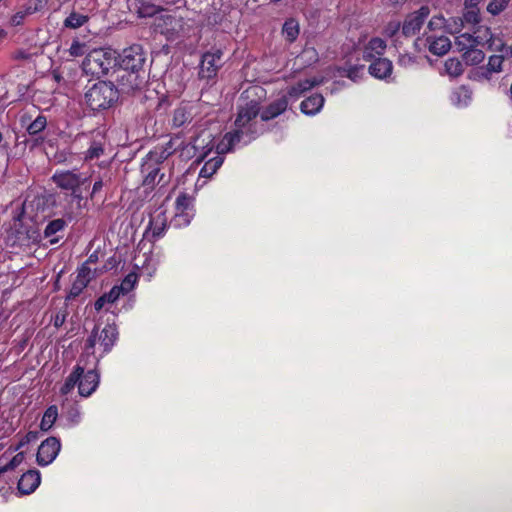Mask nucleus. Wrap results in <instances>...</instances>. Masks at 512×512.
I'll return each mask as SVG.
<instances>
[{"mask_svg":"<svg viewBox=\"0 0 512 512\" xmlns=\"http://www.w3.org/2000/svg\"><path fill=\"white\" fill-rule=\"evenodd\" d=\"M258 113L259 107L254 101H250L245 106L239 108L238 115L235 120L236 129L233 132H228L224 135L222 141L217 146L219 154L231 151L236 144L244 140L245 136L250 132V126H247L257 117Z\"/></svg>","mask_w":512,"mask_h":512,"instance_id":"1","label":"nucleus"},{"mask_svg":"<svg viewBox=\"0 0 512 512\" xmlns=\"http://www.w3.org/2000/svg\"><path fill=\"white\" fill-rule=\"evenodd\" d=\"M118 97V90L111 81L94 83L84 95L87 106L93 111L109 109L117 102Z\"/></svg>","mask_w":512,"mask_h":512,"instance_id":"2","label":"nucleus"},{"mask_svg":"<svg viewBox=\"0 0 512 512\" xmlns=\"http://www.w3.org/2000/svg\"><path fill=\"white\" fill-rule=\"evenodd\" d=\"M118 56L110 49H96L91 51L83 61L86 73L101 77L107 75L117 65Z\"/></svg>","mask_w":512,"mask_h":512,"instance_id":"3","label":"nucleus"},{"mask_svg":"<svg viewBox=\"0 0 512 512\" xmlns=\"http://www.w3.org/2000/svg\"><path fill=\"white\" fill-rule=\"evenodd\" d=\"M115 87L119 93L134 94L142 91L148 82V74L146 70H129L118 68L114 70Z\"/></svg>","mask_w":512,"mask_h":512,"instance_id":"4","label":"nucleus"},{"mask_svg":"<svg viewBox=\"0 0 512 512\" xmlns=\"http://www.w3.org/2000/svg\"><path fill=\"white\" fill-rule=\"evenodd\" d=\"M118 339V330L115 324H106L101 330L95 326L86 340L85 348L87 351L94 349L96 344L102 349V354L108 353L113 348Z\"/></svg>","mask_w":512,"mask_h":512,"instance_id":"5","label":"nucleus"},{"mask_svg":"<svg viewBox=\"0 0 512 512\" xmlns=\"http://www.w3.org/2000/svg\"><path fill=\"white\" fill-rule=\"evenodd\" d=\"M119 68L129 70H146L144 68L146 62V54L139 44H133L122 51L119 55Z\"/></svg>","mask_w":512,"mask_h":512,"instance_id":"6","label":"nucleus"},{"mask_svg":"<svg viewBox=\"0 0 512 512\" xmlns=\"http://www.w3.org/2000/svg\"><path fill=\"white\" fill-rule=\"evenodd\" d=\"M223 52L219 48H213L210 51L204 53L202 55L200 68H199V77L201 79H212L214 78L218 70L222 67L223 61Z\"/></svg>","mask_w":512,"mask_h":512,"instance_id":"7","label":"nucleus"},{"mask_svg":"<svg viewBox=\"0 0 512 512\" xmlns=\"http://www.w3.org/2000/svg\"><path fill=\"white\" fill-rule=\"evenodd\" d=\"M429 14L428 6H422L418 10L409 13L402 23V35L409 38L419 33Z\"/></svg>","mask_w":512,"mask_h":512,"instance_id":"8","label":"nucleus"},{"mask_svg":"<svg viewBox=\"0 0 512 512\" xmlns=\"http://www.w3.org/2000/svg\"><path fill=\"white\" fill-rule=\"evenodd\" d=\"M53 182L61 189L76 192L78 189L87 182V177H82L74 171H57L52 176Z\"/></svg>","mask_w":512,"mask_h":512,"instance_id":"9","label":"nucleus"},{"mask_svg":"<svg viewBox=\"0 0 512 512\" xmlns=\"http://www.w3.org/2000/svg\"><path fill=\"white\" fill-rule=\"evenodd\" d=\"M61 448V444L58 438L56 437H49L46 440H44L37 452V463L40 466H46L53 462V460L58 455Z\"/></svg>","mask_w":512,"mask_h":512,"instance_id":"10","label":"nucleus"},{"mask_svg":"<svg viewBox=\"0 0 512 512\" xmlns=\"http://www.w3.org/2000/svg\"><path fill=\"white\" fill-rule=\"evenodd\" d=\"M106 137L102 130H94L90 136V146L85 153V160L98 159L104 153Z\"/></svg>","mask_w":512,"mask_h":512,"instance_id":"11","label":"nucleus"},{"mask_svg":"<svg viewBox=\"0 0 512 512\" xmlns=\"http://www.w3.org/2000/svg\"><path fill=\"white\" fill-rule=\"evenodd\" d=\"M99 374L96 370H88L86 373L83 372L82 377L78 381V391L83 397L90 396L98 387Z\"/></svg>","mask_w":512,"mask_h":512,"instance_id":"12","label":"nucleus"},{"mask_svg":"<svg viewBox=\"0 0 512 512\" xmlns=\"http://www.w3.org/2000/svg\"><path fill=\"white\" fill-rule=\"evenodd\" d=\"M40 481L41 477L39 471L29 470L20 477L18 490L23 495L31 494L39 486Z\"/></svg>","mask_w":512,"mask_h":512,"instance_id":"13","label":"nucleus"},{"mask_svg":"<svg viewBox=\"0 0 512 512\" xmlns=\"http://www.w3.org/2000/svg\"><path fill=\"white\" fill-rule=\"evenodd\" d=\"M393 64L387 58L374 59L368 68L369 73L377 79H386L392 74Z\"/></svg>","mask_w":512,"mask_h":512,"instance_id":"14","label":"nucleus"},{"mask_svg":"<svg viewBox=\"0 0 512 512\" xmlns=\"http://www.w3.org/2000/svg\"><path fill=\"white\" fill-rule=\"evenodd\" d=\"M386 42L379 37H374L364 46L363 59L372 61L384 54L386 50Z\"/></svg>","mask_w":512,"mask_h":512,"instance_id":"15","label":"nucleus"},{"mask_svg":"<svg viewBox=\"0 0 512 512\" xmlns=\"http://www.w3.org/2000/svg\"><path fill=\"white\" fill-rule=\"evenodd\" d=\"M490 34V31L488 28L485 29V35ZM486 36H473L468 33L461 34L456 38L455 45L457 46L459 51H467L468 49L478 46L481 44H484V41H486L484 38Z\"/></svg>","mask_w":512,"mask_h":512,"instance_id":"16","label":"nucleus"},{"mask_svg":"<svg viewBox=\"0 0 512 512\" xmlns=\"http://www.w3.org/2000/svg\"><path fill=\"white\" fill-rule=\"evenodd\" d=\"M322 82H323L322 79H318L316 77L311 78V79L301 80L288 88L287 95H289L292 98H299L306 91H309L313 87L322 84Z\"/></svg>","mask_w":512,"mask_h":512,"instance_id":"17","label":"nucleus"},{"mask_svg":"<svg viewBox=\"0 0 512 512\" xmlns=\"http://www.w3.org/2000/svg\"><path fill=\"white\" fill-rule=\"evenodd\" d=\"M288 107V100L286 96H282L281 98L275 100L271 104H269L265 110L261 113V119L263 121L271 120L280 114H282Z\"/></svg>","mask_w":512,"mask_h":512,"instance_id":"18","label":"nucleus"},{"mask_svg":"<svg viewBox=\"0 0 512 512\" xmlns=\"http://www.w3.org/2000/svg\"><path fill=\"white\" fill-rule=\"evenodd\" d=\"M324 101L321 94H314L301 102L300 109L306 115H315L323 107Z\"/></svg>","mask_w":512,"mask_h":512,"instance_id":"19","label":"nucleus"},{"mask_svg":"<svg viewBox=\"0 0 512 512\" xmlns=\"http://www.w3.org/2000/svg\"><path fill=\"white\" fill-rule=\"evenodd\" d=\"M65 226H66V222L62 218H58V219H54V220L50 221L44 230L45 238L49 239V242L51 244L58 243L61 236H59L57 234L59 232H63Z\"/></svg>","mask_w":512,"mask_h":512,"instance_id":"20","label":"nucleus"},{"mask_svg":"<svg viewBox=\"0 0 512 512\" xmlns=\"http://www.w3.org/2000/svg\"><path fill=\"white\" fill-rule=\"evenodd\" d=\"M490 37L486 39V42L488 43V48L490 50H495L500 52L499 56L501 59L508 60L512 58V45H507L505 43H502L499 39H493L492 35L489 34Z\"/></svg>","mask_w":512,"mask_h":512,"instance_id":"21","label":"nucleus"},{"mask_svg":"<svg viewBox=\"0 0 512 512\" xmlns=\"http://www.w3.org/2000/svg\"><path fill=\"white\" fill-rule=\"evenodd\" d=\"M84 372V368L77 365L74 370L70 373V375L66 378L64 384L60 388V393L62 395H67L70 393L76 385H78V381L82 377Z\"/></svg>","mask_w":512,"mask_h":512,"instance_id":"22","label":"nucleus"},{"mask_svg":"<svg viewBox=\"0 0 512 512\" xmlns=\"http://www.w3.org/2000/svg\"><path fill=\"white\" fill-rule=\"evenodd\" d=\"M224 162V157L221 155H217L208 161L205 162L203 167L200 170V177L210 178L212 177L217 170L222 166Z\"/></svg>","mask_w":512,"mask_h":512,"instance_id":"23","label":"nucleus"},{"mask_svg":"<svg viewBox=\"0 0 512 512\" xmlns=\"http://www.w3.org/2000/svg\"><path fill=\"white\" fill-rule=\"evenodd\" d=\"M451 48V41L446 36H440L430 42L429 51L437 56L446 54Z\"/></svg>","mask_w":512,"mask_h":512,"instance_id":"24","label":"nucleus"},{"mask_svg":"<svg viewBox=\"0 0 512 512\" xmlns=\"http://www.w3.org/2000/svg\"><path fill=\"white\" fill-rule=\"evenodd\" d=\"M88 16L72 11L64 20V26L69 29H77L88 22Z\"/></svg>","mask_w":512,"mask_h":512,"instance_id":"25","label":"nucleus"},{"mask_svg":"<svg viewBox=\"0 0 512 512\" xmlns=\"http://www.w3.org/2000/svg\"><path fill=\"white\" fill-rule=\"evenodd\" d=\"M282 33L287 41L294 42L299 35L298 22L294 19H288L285 21Z\"/></svg>","mask_w":512,"mask_h":512,"instance_id":"26","label":"nucleus"},{"mask_svg":"<svg viewBox=\"0 0 512 512\" xmlns=\"http://www.w3.org/2000/svg\"><path fill=\"white\" fill-rule=\"evenodd\" d=\"M120 295L118 288L113 287L108 293L103 294L95 301V310L100 311L106 303H114Z\"/></svg>","mask_w":512,"mask_h":512,"instance_id":"27","label":"nucleus"},{"mask_svg":"<svg viewBox=\"0 0 512 512\" xmlns=\"http://www.w3.org/2000/svg\"><path fill=\"white\" fill-rule=\"evenodd\" d=\"M57 416H58L57 407L55 405L48 407L43 415L42 420H41V424H40L41 430H43V431L49 430L53 426L54 422L56 421Z\"/></svg>","mask_w":512,"mask_h":512,"instance_id":"28","label":"nucleus"},{"mask_svg":"<svg viewBox=\"0 0 512 512\" xmlns=\"http://www.w3.org/2000/svg\"><path fill=\"white\" fill-rule=\"evenodd\" d=\"M476 47L474 46L463 53V59L469 65H477L485 58L484 52Z\"/></svg>","mask_w":512,"mask_h":512,"instance_id":"29","label":"nucleus"},{"mask_svg":"<svg viewBox=\"0 0 512 512\" xmlns=\"http://www.w3.org/2000/svg\"><path fill=\"white\" fill-rule=\"evenodd\" d=\"M148 173L143 180V185L152 189L157 184V178L160 172V168L158 166H151L149 163L147 164Z\"/></svg>","mask_w":512,"mask_h":512,"instance_id":"30","label":"nucleus"},{"mask_svg":"<svg viewBox=\"0 0 512 512\" xmlns=\"http://www.w3.org/2000/svg\"><path fill=\"white\" fill-rule=\"evenodd\" d=\"M47 125L46 117L39 115L36 119L27 126V132L29 135H37L45 129Z\"/></svg>","mask_w":512,"mask_h":512,"instance_id":"31","label":"nucleus"},{"mask_svg":"<svg viewBox=\"0 0 512 512\" xmlns=\"http://www.w3.org/2000/svg\"><path fill=\"white\" fill-rule=\"evenodd\" d=\"M137 281V275L135 273H129L122 281L120 286H114L115 288H118L119 293L121 295L127 294L130 292Z\"/></svg>","mask_w":512,"mask_h":512,"instance_id":"32","label":"nucleus"},{"mask_svg":"<svg viewBox=\"0 0 512 512\" xmlns=\"http://www.w3.org/2000/svg\"><path fill=\"white\" fill-rule=\"evenodd\" d=\"M445 69L447 73L451 76H459L463 72L461 62L457 59L452 58L448 59L445 62Z\"/></svg>","mask_w":512,"mask_h":512,"instance_id":"33","label":"nucleus"},{"mask_svg":"<svg viewBox=\"0 0 512 512\" xmlns=\"http://www.w3.org/2000/svg\"><path fill=\"white\" fill-rule=\"evenodd\" d=\"M190 114L184 109L179 108L174 111L173 115V124L174 126L180 127L184 125L186 122L190 121Z\"/></svg>","mask_w":512,"mask_h":512,"instance_id":"34","label":"nucleus"},{"mask_svg":"<svg viewBox=\"0 0 512 512\" xmlns=\"http://www.w3.org/2000/svg\"><path fill=\"white\" fill-rule=\"evenodd\" d=\"M48 3V0H28L25 9L31 15L42 11Z\"/></svg>","mask_w":512,"mask_h":512,"instance_id":"35","label":"nucleus"},{"mask_svg":"<svg viewBox=\"0 0 512 512\" xmlns=\"http://www.w3.org/2000/svg\"><path fill=\"white\" fill-rule=\"evenodd\" d=\"M503 60L499 55H492L486 66V73L501 72Z\"/></svg>","mask_w":512,"mask_h":512,"instance_id":"36","label":"nucleus"},{"mask_svg":"<svg viewBox=\"0 0 512 512\" xmlns=\"http://www.w3.org/2000/svg\"><path fill=\"white\" fill-rule=\"evenodd\" d=\"M509 1L510 0H491L487 6V11L492 15H497L507 7Z\"/></svg>","mask_w":512,"mask_h":512,"instance_id":"37","label":"nucleus"},{"mask_svg":"<svg viewBox=\"0 0 512 512\" xmlns=\"http://www.w3.org/2000/svg\"><path fill=\"white\" fill-rule=\"evenodd\" d=\"M87 285V282L76 278L69 291L68 299H74L77 296H79L82 293V291L87 287Z\"/></svg>","mask_w":512,"mask_h":512,"instance_id":"38","label":"nucleus"},{"mask_svg":"<svg viewBox=\"0 0 512 512\" xmlns=\"http://www.w3.org/2000/svg\"><path fill=\"white\" fill-rule=\"evenodd\" d=\"M191 205V198L185 193L178 195L176 199V210L180 213L185 212Z\"/></svg>","mask_w":512,"mask_h":512,"instance_id":"39","label":"nucleus"},{"mask_svg":"<svg viewBox=\"0 0 512 512\" xmlns=\"http://www.w3.org/2000/svg\"><path fill=\"white\" fill-rule=\"evenodd\" d=\"M171 155V152L167 148H163L160 151H153L149 153V161H154L156 165L163 162Z\"/></svg>","mask_w":512,"mask_h":512,"instance_id":"40","label":"nucleus"},{"mask_svg":"<svg viewBox=\"0 0 512 512\" xmlns=\"http://www.w3.org/2000/svg\"><path fill=\"white\" fill-rule=\"evenodd\" d=\"M400 29L402 30V24L399 21H391L384 28V34L389 38H395Z\"/></svg>","mask_w":512,"mask_h":512,"instance_id":"41","label":"nucleus"},{"mask_svg":"<svg viewBox=\"0 0 512 512\" xmlns=\"http://www.w3.org/2000/svg\"><path fill=\"white\" fill-rule=\"evenodd\" d=\"M24 460V453L19 452L17 453L8 464H6L4 467L0 468V474L3 472H6L8 470H13L18 465H20Z\"/></svg>","mask_w":512,"mask_h":512,"instance_id":"42","label":"nucleus"},{"mask_svg":"<svg viewBox=\"0 0 512 512\" xmlns=\"http://www.w3.org/2000/svg\"><path fill=\"white\" fill-rule=\"evenodd\" d=\"M95 276V272L92 271V269L87 265L83 264L81 268L79 269L78 275L76 278L81 279L87 283L93 279Z\"/></svg>","mask_w":512,"mask_h":512,"instance_id":"43","label":"nucleus"},{"mask_svg":"<svg viewBox=\"0 0 512 512\" xmlns=\"http://www.w3.org/2000/svg\"><path fill=\"white\" fill-rule=\"evenodd\" d=\"M363 71L364 65L353 66L347 70L346 76L350 78L352 81L356 82L357 79H359L362 76Z\"/></svg>","mask_w":512,"mask_h":512,"instance_id":"44","label":"nucleus"},{"mask_svg":"<svg viewBox=\"0 0 512 512\" xmlns=\"http://www.w3.org/2000/svg\"><path fill=\"white\" fill-rule=\"evenodd\" d=\"M463 20L466 23H470V24H477V23H479L480 17H479L478 11H476L474 9H471V10L467 11L464 14V16H463Z\"/></svg>","mask_w":512,"mask_h":512,"instance_id":"45","label":"nucleus"},{"mask_svg":"<svg viewBox=\"0 0 512 512\" xmlns=\"http://www.w3.org/2000/svg\"><path fill=\"white\" fill-rule=\"evenodd\" d=\"M27 15H30V14L27 12V10L25 8H24V10L18 11L11 17V19H10L11 25L12 26L21 25Z\"/></svg>","mask_w":512,"mask_h":512,"instance_id":"46","label":"nucleus"},{"mask_svg":"<svg viewBox=\"0 0 512 512\" xmlns=\"http://www.w3.org/2000/svg\"><path fill=\"white\" fill-rule=\"evenodd\" d=\"M37 439H38V432L37 431H29L25 435V437L19 442L18 446L16 447V450L30 442L36 441Z\"/></svg>","mask_w":512,"mask_h":512,"instance_id":"47","label":"nucleus"},{"mask_svg":"<svg viewBox=\"0 0 512 512\" xmlns=\"http://www.w3.org/2000/svg\"><path fill=\"white\" fill-rule=\"evenodd\" d=\"M444 22V18L443 17H433L429 22H428V28L430 30H434L436 29L438 26H441Z\"/></svg>","mask_w":512,"mask_h":512,"instance_id":"48","label":"nucleus"},{"mask_svg":"<svg viewBox=\"0 0 512 512\" xmlns=\"http://www.w3.org/2000/svg\"><path fill=\"white\" fill-rule=\"evenodd\" d=\"M155 11H156V9L153 7H149V9H148L147 6H142L139 8L138 12H139L140 17H147L149 15H152Z\"/></svg>","mask_w":512,"mask_h":512,"instance_id":"49","label":"nucleus"},{"mask_svg":"<svg viewBox=\"0 0 512 512\" xmlns=\"http://www.w3.org/2000/svg\"><path fill=\"white\" fill-rule=\"evenodd\" d=\"M66 320V314L65 313H57L54 317V326L60 327L64 324Z\"/></svg>","mask_w":512,"mask_h":512,"instance_id":"50","label":"nucleus"},{"mask_svg":"<svg viewBox=\"0 0 512 512\" xmlns=\"http://www.w3.org/2000/svg\"><path fill=\"white\" fill-rule=\"evenodd\" d=\"M169 182V179L165 177L164 173H160L157 178V184H162L163 186Z\"/></svg>","mask_w":512,"mask_h":512,"instance_id":"51","label":"nucleus"},{"mask_svg":"<svg viewBox=\"0 0 512 512\" xmlns=\"http://www.w3.org/2000/svg\"><path fill=\"white\" fill-rule=\"evenodd\" d=\"M102 186H103V183L101 180L96 181L93 185L92 195L97 193L99 190H101Z\"/></svg>","mask_w":512,"mask_h":512,"instance_id":"52","label":"nucleus"},{"mask_svg":"<svg viewBox=\"0 0 512 512\" xmlns=\"http://www.w3.org/2000/svg\"><path fill=\"white\" fill-rule=\"evenodd\" d=\"M71 196H72L74 199H76V200L78 201V203H80V202L82 201V199H83L80 188L78 189V191H76V192H72V193H71Z\"/></svg>","mask_w":512,"mask_h":512,"instance_id":"53","label":"nucleus"},{"mask_svg":"<svg viewBox=\"0 0 512 512\" xmlns=\"http://www.w3.org/2000/svg\"><path fill=\"white\" fill-rule=\"evenodd\" d=\"M96 260H97V255L91 254L84 264H87L89 266L91 263L96 262Z\"/></svg>","mask_w":512,"mask_h":512,"instance_id":"54","label":"nucleus"},{"mask_svg":"<svg viewBox=\"0 0 512 512\" xmlns=\"http://www.w3.org/2000/svg\"><path fill=\"white\" fill-rule=\"evenodd\" d=\"M57 162H64L66 161V156L63 152L59 153L58 155L55 156Z\"/></svg>","mask_w":512,"mask_h":512,"instance_id":"55","label":"nucleus"},{"mask_svg":"<svg viewBox=\"0 0 512 512\" xmlns=\"http://www.w3.org/2000/svg\"><path fill=\"white\" fill-rule=\"evenodd\" d=\"M161 232H162V229H160V228H159V229H157V230H154V231H153V234H154L155 236H160V235H161Z\"/></svg>","mask_w":512,"mask_h":512,"instance_id":"56","label":"nucleus"},{"mask_svg":"<svg viewBox=\"0 0 512 512\" xmlns=\"http://www.w3.org/2000/svg\"><path fill=\"white\" fill-rule=\"evenodd\" d=\"M252 138H253V137H248V139H245V140H244V142H245V143H248V142H250V141H251V139H252Z\"/></svg>","mask_w":512,"mask_h":512,"instance_id":"57","label":"nucleus"},{"mask_svg":"<svg viewBox=\"0 0 512 512\" xmlns=\"http://www.w3.org/2000/svg\"><path fill=\"white\" fill-rule=\"evenodd\" d=\"M460 92L466 93L467 91L464 88H460Z\"/></svg>","mask_w":512,"mask_h":512,"instance_id":"58","label":"nucleus"},{"mask_svg":"<svg viewBox=\"0 0 512 512\" xmlns=\"http://www.w3.org/2000/svg\"><path fill=\"white\" fill-rule=\"evenodd\" d=\"M510 95L512 97V83H511V87H510Z\"/></svg>","mask_w":512,"mask_h":512,"instance_id":"59","label":"nucleus"}]
</instances>
